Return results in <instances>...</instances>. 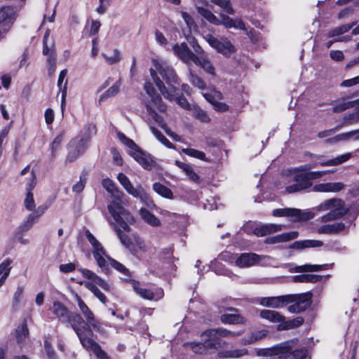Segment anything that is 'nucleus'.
I'll return each instance as SVG.
<instances>
[{
	"label": "nucleus",
	"instance_id": "obj_1",
	"mask_svg": "<svg viewBox=\"0 0 359 359\" xmlns=\"http://www.w3.org/2000/svg\"><path fill=\"white\" fill-rule=\"evenodd\" d=\"M318 220L323 223L333 221L342 217L348 212L345 203L342 199L333 198L320 203L312 210H302L297 208H280L273 211L275 217H289L292 222H303L313 219L316 212H326Z\"/></svg>",
	"mask_w": 359,
	"mask_h": 359
},
{
	"label": "nucleus",
	"instance_id": "obj_2",
	"mask_svg": "<svg viewBox=\"0 0 359 359\" xmlns=\"http://www.w3.org/2000/svg\"><path fill=\"white\" fill-rule=\"evenodd\" d=\"M102 185L113 198L107 205V210L114 220L111 222V226L115 230L121 243L128 246V239L123 232L130 231L129 225L135 222V219L132 214L122 205L124 193L119 190L114 182L109 178L104 179L102 181Z\"/></svg>",
	"mask_w": 359,
	"mask_h": 359
},
{
	"label": "nucleus",
	"instance_id": "obj_3",
	"mask_svg": "<svg viewBox=\"0 0 359 359\" xmlns=\"http://www.w3.org/2000/svg\"><path fill=\"white\" fill-rule=\"evenodd\" d=\"M144 88L148 95V97L144 100L148 114L156 123L165 129L166 133L169 136L172 137L174 140H177V137L178 136L172 133L170 129L165 128L166 125L164 123L163 118L154 110V108H156L160 111H165L166 106L163 104L161 97L156 92L151 83H146Z\"/></svg>",
	"mask_w": 359,
	"mask_h": 359
},
{
	"label": "nucleus",
	"instance_id": "obj_4",
	"mask_svg": "<svg viewBox=\"0 0 359 359\" xmlns=\"http://www.w3.org/2000/svg\"><path fill=\"white\" fill-rule=\"evenodd\" d=\"M118 140L128 149V154L146 170H151L154 161L152 156L142 151L136 143L127 137L123 133L117 134Z\"/></svg>",
	"mask_w": 359,
	"mask_h": 359
},
{
	"label": "nucleus",
	"instance_id": "obj_5",
	"mask_svg": "<svg viewBox=\"0 0 359 359\" xmlns=\"http://www.w3.org/2000/svg\"><path fill=\"white\" fill-rule=\"evenodd\" d=\"M79 271L85 278L90 280V282L86 283V287L102 303L105 304L107 302V299L106 296L98 289L97 286H100L104 291L109 292L111 289V285L101 277L88 269H80Z\"/></svg>",
	"mask_w": 359,
	"mask_h": 359
},
{
	"label": "nucleus",
	"instance_id": "obj_6",
	"mask_svg": "<svg viewBox=\"0 0 359 359\" xmlns=\"http://www.w3.org/2000/svg\"><path fill=\"white\" fill-rule=\"evenodd\" d=\"M85 236L92 246V253L97 266L104 273L108 274L110 272L109 262L111 257L107 255L102 244L90 233L89 230L86 231Z\"/></svg>",
	"mask_w": 359,
	"mask_h": 359
},
{
	"label": "nucleus",
	"instance_id": "obj_7",
	"mask_svg": "<svg viewBox=\"0 0 359 359\" xmlns=\"http://www.w3.org/2000/svg\"><path fill=\"white\" fill-rule=\"evenodd\" d=\"M156 70L170 88L169 92H175L180 85L179 78L174 69L165 63L154 61Z\"/></svg>",
	"mask_w": 359,
	"mask_h": 359
},
{
	"label": "nucleus",
	"instance_id": "obj_8",
	"mask_svg": "<svg viewBox=\"0 0 359 359\" xmlns=\"http://www.w3.org/2000/svg\"><path fill=\"white\" fill-rule=\"evenodd\" d=\"M243 331H231L223 327L210 329L204 332L203 337H207L208 346H214L219 344V337H236L243 334Z\"/></svg>",
	"mask_w": 359,
	"mask_h": 359
},
{
	"label": "nucleus",
	"instance_id": "obj_9",
	"mask_svg": "<svg viewBox=\"0 0 359 359\" xmlns=\"http://www.w3.org/2000/svg\"><path fill=\"white\" fill-rule=\"evenodd\" d=\"M204 39L212 48L226 57H230L236 51L234 46L226 38L219 40L214 36L208 34L204 36Z\"/></svg>",
	"mask_w": 359,
	"mask_h": 359
},
{
	"label": "nucleus",
	"instance_id": "obj_10",
	"mask_svg": "<svg viewBox=\"0 0 359 359\" xmlns=\"http://www.w3.org/2000/svg\"><path fill=\"white\" fill-rule=\"evenodd\" d=\"M172 50L174 55L186 64L188 67L191 66L195 59H197L198 54L194 50L192 51L185 42L175 43L173 45Z\"/></svg>",
	"mask_w": 359,
	"mask_h": 359
},
{
	"label": "nucleus",
	"instance_id": "obj_11",
	"mask_svg": "<svg viewBox=\"0 0 359 359\" xmlns=\"http://www.w3.org/2000/svg\"><path fill=\"white\" fill-rule=\"evenodd\" d=\"M292 298L290 303L293 304L288 306L287 310L290 313H300L305 311L311 304V294L309 292L299 294H289Z\"/></svg>",
	"mask_w": 359,
	"mask_h": 359
},
{
	"label": "nucleus",
	"instance_id": "obj_12",
	"mask_svg": "<svg viewBox=\"0 0 359 359\" xmlns=\"http://www.w3.org/2000/svg\"><path fill=\"white\" fill-rule=\"evenodd\" d=\"M192 48L198 54L197 59L193 62L196 66L201 67L205 72L212 76H215V69L209 57L205 55L202 47L196 42L192 44Z\"/></svg>",
	"mask_w": 359,
	"mask_h": 359
},
{
	"label": "nucleus",
	"instance_id": "obj_13",
	"mask_svg": "<svg viewBox=\"0 0 359 359\" xmlns=\"http://www.w3.org/2000/svg\"><path fill=\"white\" fill-rule=\"evenodd\" d=\"M150 74L151 77L153 78L155 84L156 85L161 93L163 95L165 98L168 99L170 100H175V102L182 107L184 109L189 108V104L187 98H185L183 96L175 97L172 94L173 92H169L168 90H167L163 81L156 76L155 70H154L153 69H150Z\"/></svg>",
	"mask_w": 359,
	"mask_h": 359
},
{
	"label": "nucleus",
	"instance_id": "obj_14",
	"mask_svg": "<svg viewBox=\"0 0 359 359\" xmlns=\"http://www.w3.org/2000/svg\"><path fill=\"white\" fill-rule=\"evenodd\" d=\"M290 350L291 342L287 341L271 348H259L256 351V354L257 356L269 357L276 355H285L289 353Z\"/></svg>",
	"mask_w": 359,
	"mask_h": 359
},
{
	"label": "nucleus",
	"instance_id": "obj_15",
	"mask_svg": "<svg viewBox=\"0 0 359 359\" xmlns=\"http://www.w3.org/2000/svg\"><path fill=\"white\" fill-rule=\"evenodd\" d=\"M74 299L76 302L78 306L80 309V311L86 318V320L89 323L94 330H100L101 329V323L97 320L94 313L92 312V311L89 309V307L86 304V303L82 300L80 296H79L77 294H74Z\"/></svg>",
	"mask_w": 359,
	"mask_h": 359
},
{
	"label": "nucleus",
	"instance_id": "obj_16",
	"mask_svg": "<svg viewBox=\"0 0 359 359\" xmlns=\"http://www.w3.org/2000/svg\"><path fill=\"white\" fill-rule=\"evenodd\" d=\"M88 147L87 139H74L69 147V153L67 156V161L72 162L75 161L81 154H83Z\"/></svg>",
	"mask_w": 359,
	"mask_h": 359
},
{
	"label": "nucleus",
	"instance_id": "obj_17",
	"mask_svg": "<svg viewBox=\"0 0 359 359\" xmlns=\"http://www.w3.org/2000/svg\"><path fill=\"white\" fill-rule=\"evenodd\" d=\"M294 184L286 187V191L288 194L295 193L304 189H306L312 186V182L309 181L306 173H297L294 177Z\"/></svg>",
	"mask_w": 359,
	"mask_h": 359
},
{
	"label": "nucleus",
	"instance_id": "obj_18",
	"mask_svg": "<svg viewBox=\"0 0 359 359\" xmlns=\"http://www.w3.org/2000/svg\"><path fill=\"white\" fill-rule=\"evenodd\" d=\"M208 2L206 0L197 1L195 4L198 13L210 23L219 25V18L217 17L208 8Z\"/></svg>",
	"mask_w": 359,
	"mask_h": 359
},
{
	"label": "nucleus",
	"instance_id": "obj_19",
	"mask_svg": "<svg viewBox=\"0 0 359 359\" xmlns=\"http://www.w3.org/2000/svg\"><path fill=\"white\" fill-rule=\"evenodd\" d=\"M16 11L12 6L0 8V25L10 27L15 20Z\"/></svg>",
	"mask_w": 359,
	"mask_h": 359
},
{
	"label": "nucleus",
	"instance_id": "obj_20",
	"mask_svg": "<svg viewBox=\"0 0 359 359\" xmlns=\"http://www.w3.org/2000/svg\"><path fill=\"white\" fill-rule=\"evenodd\" d=\"M36 184V176L34 172H32V180L30 183L27 187V194L24 201L25 207L29 211L34 210L36 205L34 199L32 190L34 189Z\"/></svg>",
	"mask_w": 359,
	"mask_h": 359
},
{
	"label": "nucleus",
	"instance_id": "obj_21",
	"mask_svg": "<svg viewBox=\"0 0 359 359\" xmlns=\"http://www.w3.org/2000/svg\"><path fill=\"white\" fill-rule=\"evenodd\" d=\"M348 227L343 222L325 224L318 228L317 232L321 234H337L347 231Z\"/></svg>",
	"mask_w": 359,
	"mask_h": 359
},
{
	"label": "nucleus",
	"instance_id": "obj_22",
	"mask_svg": "<svg viewBox=\"0 0 359 359\" xmlns=\"http://www.w3.org/2000/svg\"><path fill=\"white\" fill-rule=\"evenodd\" d=\"M344 187L345 185L342 182H327L316 184L313 190L316 192H338Z\"/></svg>",
	"mask_w": 359,
	"mask_h": 359
},
{
	"label": "nucleus",
	"instance_id": "obj_23",
	"mask_svg": "<svg viewBox=\"0 0 359 359\" xmlns=\"http://www.w3.org/2000/svg\"><path fill=\"white\" fill-rule=\"evenodd\" d=\"M67 74V70L66 69L62 70L60 72L58 80H57V86L59 88V92L61 93V108L63 110L66 97H67V86L68 83V80L66 79Z\"/></svg>",
	"mask_w": 359,
	"mask_h": 359
},
{
	"label": "nucleus",
	"instance_id": "obj_24",
	"mask_svg": "<svg viewBox=\"0 0 359 359\" xmlns=\"http://www.w3.org/2000/svg\"><path fill=\"white\" fill-rule=\"evenodd\" d=\"M50 310L60 322L63 323H67L69 313L63 304L59 302H54Z\"/></svg>",
	"mask_w": 359,
	"mask_h": 359
},
{
	"label": "nucleus",
	"instance_id": "obj_25",
	"mask_svg": "<svg viewBox=\"0 0 359 359\" xmlns=\"http://www.w3.org/2000/svg\"><path fill=\"white\" fill-rule=\"evenodd\" d=\"M135 289L140 297L148 300H158L161 299L164 294L162 289H158L155 292L146 288L135 287Z\"/></svg>",
	"mask_w": 359,
	"mask_h": 359
},
{
	"label": "nucleus",
	"instance_id": "obj_26",
	"mask_svg": "<svg viewBox=\"0 0 359 359\" xmlns=\"http://www.w3.org/2000/svg\"><path fill=\"white\" fill-rule=\"evenodd\" d=\"M255 253H242L236 259V266L241 268L250 267L255 265Z\"/></svg>",
	"mask_w": 359,
	"mask_h": 359
},
{
	"label": "nucleus",
	"instance_id": "obj_27",
	"mask_svg": "<svg viewBox=\"0 0 359 359\" xmlns=\"http://www.w3.org/2000/svg\"><path fill=\"white\" fill-rule=\"evenodd\" d=\"M175 165L186 174V175L191 181L198 184L201 182L199 175L194 171L191 165L181 162L180 161H176Z\"/></svg>",
	"mask_w": 359,
	"mask_h": 359
},
{
	"label": "nucleus",
	"instance_id": "obj_28",
	"mask_svg": "<svg viewBox=\"0 0 359 359\" xmlns=\"http://www.w3.org/2000/svg\"><path fill=\"white\" fill-rule=\"evenodd\" d=\"M282 230V225L274 224H263L255 229L254 233L257 236H265L271 233Z\"/></svg>",
	"mask_w": 359,
	"mask_h": 359
},
{
	"label": "nucleus",
	"instance_id": "obj_29",
	"mask_svg": "<svg viewBox=\"0 0 359 359\" xmlns=\"http://www.w3.org/2000/svg\"><path fill=\"white\" fill-rule=\"evenodd\" d=\"M133 196L135 198H140V201L149 208H156V205L154 203L153 200L147 194V193L142 186H137V191L135 193V194Z\"/></svg>",
	"mask_w": 359,
	"mask_h": 359
},
{
	"label": "nucleus",
	"instance_id": "obj_30",
	"mask_svg": "<svg viewBox=\"0 0 359 359\" xmlns=\"http://www.w3.org/2000/svg\"><path fill=\"white\" fill-rule=\"evenodd\" d=\"M298 236L297 231H291L289 233H284L266 239L267 243L275 244L283 242H287L296 238Z\"/></svg>",
	"mask_w": 359,
	"mask_h": 359
},
{
	"label": "nucleus",
	"instance_id": "obj_31",
	"mask_svg": "<svg viewBox=\"0 0 359 359\" xmlns=\"http://www.w3.org/2000/svg\"><path fill=\"white\" fill-rule=\"evenodd\" d=\"M349 140H359V129L339 134L330 140L331 142H346Z\"/></svg>",
	"mask_w": 359,
	"mask_h": 359
},
{
	"label": "nucleus",
	"instance_id": "obj_32",
	"mask_svg": "<svg viewBox=\"0 0 359 359\" xmlns=\"http://www.w3.org/2000/svg\"><path fill=\"white\" fill-rule=\"evenodd\" d=\"M323 243L317 240L297 241L292 243L291 248L297 250H302L307 248L321 247Z\"/></svg>",
	"mask_w": 359,
	"mask_h": 359
},
{
	"label": "nucleus",
	"instance_id": "obj_33",
	"mask_svg": "<svg viewBox=\"0 0 359 359\" xmlns=\"http://www.w3.org/2000/svg\"><path fill=\"white\" fill-rule=\"evenodd\" d=\"M259 315L261 318L271 323H280L284 320V316L273 310H262Z\"/></svg>",
	"mask_w": 359,
	"mask_h": 359
},
{
	"label": "nucleus",
	"instance_id": "obj_34",
	"mask_svg": "<svg viewBox=\"0 0 359 359\" xmlns=\"http://www.w3.org/2000/svg\"><path fill=\"white\" fill-rule=\"evenodd\" d=\"M328 266V264L318 265L306 264L295 266L294 269L292 271L296 273L319 271L327 269Z\"/></svg>",
	"mask_w": 359,
	"mask_h": 359
},
{
	"label": "nucleus",
	"instance_id": "obj_35",
	"mask_svg": "<svg viewBox=\"0 0 359 359\" xmlns=\"http://www.w3.org/2000/svg\"><path fill=\"white\" fill-rule=\"evenodd\" d=\"M188 79L189 81L200 90L206 88V83L202 78L198 76L192 69L191 67H188Z\"/></svg>",
	"mask_w": 359,
	"mask_h": 359
},
{
	"label": "nucleus",
	"instance_id": "obj_36",
	"mask_svg": "<svg viewBox=\"0 0 359 359\" xmlns=\"http://www.w3.org/2000/svg\"><path fill=\"white\" fill-rule=\"evenodd\" d=\"M25 287L18 285L14 292L11 301V306L14 310L18 309L24 298Z\"/></svg>",
	"mask_w": 359,
	"mask_h": 359
},
{
	"label": "nucleus",
	"instance_id": "obj_37",
	"mask_svg": "<svg viewBox=\"0 0 359 359\" xmlns=\"http://www.w3.org/2000/svg\"><path fill=\"white\" fill-rule=\"evenodd\" d=\"M117 180L126 191L131 196H133L137 191V187H134L128 177L125 174L119 173L117 175Z\"/></svg>",
	"mask_w": 359,
	"mask_h": 359
},
{
	"label": "nucleus",
	"instance_id": "obj_38",
	"mask_svg": "<svg viewBox=\"0 0 359 359\" xmlns=\"http://www.w3.org/2000/svg\"><path fill=\"white\" fill-rule=\"evenodd\" d=\"M220 320L225 324H243L245 323V318L235 313H225L221 316Z\"/></svg>",
	"mask_w": 359,
	"mask_h": 359
},
{
	"label": "nucleus",
	"instance_id": "obj_39",
	"mask_svg": "<svg viewBox=\"0 0 359 359\" xmlns=\"http://www.w3.org/2000/svg\"><path fill=\"white\" fill-rule=\"evenodd\" d=\"M77 336L82 346L88 351H92L93 352L94 350H95V347L100 346L92 339L93 336L83 335L81 332L78 333Z\"/></svg>",
	"mask_w": 359,
	"mask_h": 359
},
{
	"label": "nucleus",
	"instance_id": "obj_40",
	"mask_svg": "<svg viewBox=\"0 0 359 359\" xmlns=\"http://www.w3.org/2000/svg\"><path fill=\"white\" fill-rule=\"evenodd\" d=\"M140 215L141 217L151 226H158L161 224L160 220L145 208H141L140 210Z\"/></svg>",
	"mask_w": 359,
	"mask_h": 359
},
{
	"label": "nucleus",
	"instance_id": "obj_41",
	"mask_svg": "<svg viewBox=\"0 0 359 359\" xmlns=\"http://www.w3.org/2000/svg\"><path fill=\"white\" fill-rule=\"evenodd\" d=\"M249 354L247 348H236L226 350L222 352L221 355L224 358H240Z\"/></svg>",
	"mask_w": 359,
	"mask_h": 359
},
{
	"label": "nucleus",
	"instance_id": "obj_42",
	"mask_svg": "<svg viewBox=\"0 0 359 359\" xmlns=\"http://www.w3.org/2000/svg\"><path fill=\"white\" fill-rule=\"evenodd\" d=\"M292 297L287 295L271 297V308L280 309L290 304Z\"/></svg>",
	"mask_w": 359,
	"mask_h": 359
},
{
	"label": "nucleus",
	"instance_id": "obj_43",
	"mask_svg": "<svg viewBox=\"0 0 359 359\" xmlns=\"http://www.w3.org/2000/svg\"><path fill=\"white\" fill-rule=\"evenodd\" d=\"M85 320L83 319L81 316L76 313H69V320L67 323H70L72 329L77 334L80 333L81 331L79 329V327L84 322Z\"/></svg>",
	"mask_w": 359,
	"mask_h": 359
},
{
	"label": "nucleus",
	"instance_id": "obj_44",
	"mask_svg": "<svg viewBox=\"0 0 359 359\" xmlns=\"http://www.w3.org/2000/svg\"><path fill=\"white\" fill-rule=\"evenodd\" d=\"M321 280V276L315 274H302L297 275L292 277V280L295 283H317Z\"/></svg>",
	"mask_w": 359,
	"mask_h": 359
},
{
	"label": "nucleus",
	"instance_id": "obj_45",
	"mask_svg": "<svg viewBox=\"0 0 359 359\" xmlns=\"http://www.w3.org/2000/svg\"><path fill=\"white\" fill-rule=\"evenodd\" d=\"M356 24H357V22H353L349 24L343 25L341 26L335 27L334 29L330 30L327 33V37L332 38V37H334L336 36H339L344 33H346Z\"/></svg>",
	"mask_w": 359,
	"mask_h": 359
},
{
	"label": "nucleus",
	"instance_id": "obj_46",
	"mask_svg": "<svg viewBox=\"0 0 359 359\" xmlns=\"http://www.w3.org/2000/svg\"><path fill=\"white\" fill-rule=\"evenodd\" d=\"M153 189L154 190L155 192H156L158 194L164 198L168 199L173 198V194L172 191L169 188L159 182H155L153 184Z\"/></svg>",
	"mask_w": 359,
	"mask_h": 359
},
{
	"label": "nucleus",
	"instance_id": "obj_47",
	"mask_svg": "<svg viewBox=\"0 0 359 359\" xmlns=\"http://www.w3.org/2000/svg\"><path fill=\"white\" fill-rule=\"evenodd\" d=\"M29 336V330L27 325L24 321L18 328L16 329V339L18 343L22 344L25 341L26 339Z\"/></svg>",
	"mask_w": 359,
	"mask_h": 359
},
{
	"label": "nucleus",
	"instance_id": "obj_48",
	"mask_svg": "<svg viewBox=\"0 0 359 359\" xmlns=\"http://www.w3.org/2000/svg\"><path fill=\"white\" fill-rule=\"evenodd\" d=\"M36 222L37 221L29 214L27 217L20 223L16 231L23 233L27 232L32 229Z\"/></svg>",
	"mask_w": 359,
	"mask_h": 359
},
{
	"label": "nucleus",
	"instance_id": "obj_49",
	"mask_svg": "<svg viewBox=\"0 0 359 359\" xmlns=\"http://www.w3.org/2000/svg\"><path fill=\"white\" fill-rule=\"evenodd\" d=\"M211 2L219 6L226 14L233 15L235 13L231 0H211Z\"/></svg>",
	"mask_w": 359,
	"mask_h": 359
},
{
	"label": "nucleus",
	"instance_id": "obj_50",
	"mask_svg": "<svg viewBox=\"0 0 359 359\" xmlns=\"http://www.w3.org/2000/svg\"><path fill=\"white\" fill-rule=\"evenodd\" d=\"M121 79H119L116 83L111 86L105 93L101 95L100 97V101L104 100L108 97L115 96L119 91L120 87L121 86Z\"/></svg>",
	"mask_w": 359,
	"mask_h": 359
},
{
	"label": "nucleus",
	"instance_id": "obj_51",
	"mask_svg": "<svg viewBox=\"0 0 359 359\" xmlns=\"http://www.w3.org/2000/svg\"><path fill=\"white\" fill-rule=\"evenodd\" d=\"M182 151L192 158H198L202 161H208V159L205 157V154L202 151L192 148H184L182 149Z\"/></svg>",
	"mask_w": 359,
	"mask_h": 359
},
{
	"label": "nucleus",
	"instance_id": "obj_52",
	"mask_svg": "<svg viewBox=\"0 0 359 359\" xmlns=\"http://www.w3.org/2000/svg\"><path fill=\"white\" fill-rule=\"evenodd\" d=\"M102 55L109 65L116 64L121 60V54L117 49H114L110 55H108L107 53H102Z\"/></svg>",
	"mask_w": 359,
	"mask_h": 359
},
{
	"label": "nucleus",
	"instance_id": "obj_53",
	"mask_svg": "<svg viewBox=\"0 0 359 359\" xmlns=\"http://www.w3.org/2000/svg\"><path fill=\"white\" fill-rule=\"evenodd\" d=\"M150 129L156 139L168 148H173V144L156 128L151 126Z\"/></svg>",
	"mask_w": 359,
	"mask_h": 359
},
{
	"label": "nucleus",
	"instance_id": "obj_54",
	"mask_svg": "<svg viewBox=\"0 0 359 359\" xmlns=\"http://www.w3.org/2000/svg\"><path fill=\"white\" fill-rule=\"evenodd\" d=\"M12 260L10 258H7L0 264V276L1 277L7 278L11 270V264Z\"/></svg>",
	"mask_w": 359,
	"mask_h": 359
},
{
	"label": "nucleus",
	"instance_id": "obj_55",
	"mask_svg": "<svg viewBox=\"0 0 359 359\" xmlns=\"http://www.w3.org/2000/svg\"><path fill=\"white\" fill-rule=\"evenodd\" d=\"M255 257V265H260V266H269L271 265L272 263L274 261V259L269 255H259L256 254Z\"/></svg>",
	"mask_w": 359,
	"mask_h": 359
},
{
	"label": "nucleus",
	"instance_id": "obj_56",
	"mask_svg": "<svg viewBox=\"0 0 359 359\" xmlns=\"http://www.w3.org/2000/svg\"><path fill=\"white\" fill-rule=\"evenodd\" d=\"M219 24L223 25L225 28L230 29L235 26L234 20L224 13L219 14Z\"/></svg>",
	"mask_w": 359,
	"mask_h": 359
},
{
	"label": "nucleus",
	"instance_id": "obj_57",
	"mask_svg": "<svg viewBox=\"0 0 359 359\" xmlns=\"http://www.w3.org/2000/svg\"><path fill=\"white\" fill-rule=\"evenodd\" d=\"M359 121V113L353 112L351 114H346L344 116V121L341 124V126L351 125L354 123H358Z\"/></svg>",
	"mask_w": 359,
	"mask_h": 359
},
{
	"label": "nucleus",
	"instance_id": "obj_58",
	"mask_svg": "<svg viewBox=\"0 0 359 359\" xmlns=\"http://www.w3.org/2000/svg\"><path fill=\"white\" fill-rule=\"evenodd\" d=\"M266 335V332L264 331V330L257 331V332H253L248 337V339L245 340L244 344H253L255 341H259V340L263 339Z\"/></svg>",
	"mask_w": 359,
	"mask_h": 359
},
{
	"label": "nucleus",
	"instance_id": "obj_59",
	"mask_svg": "<svg viewBox=\"0 0 359 359\" xmlns=\"http://www.w3.org/2000/svg\"><path fill=\"white\" fill-rule=\"evenodd\" d=\"M351 153H346L337 156L334 158L330 159V162H329L327 164L332 165V166L337 165L346 162L351 158Z\"/></svg>",
	"mask_w": 359,
	"mask_h": 359
},
{
	"label": "nucleus",
	"instance_id": "obj_60",
	"mask_svg": "<svg viewBox=\"0 0 359 359\" xmlns=\"http://www.w3.org/2000/svg\"><path fill=\"white\" fill-rule=\"evenodd\" d=\"M194 116L195 118L204 123H208L210 121L207 113L198 107L194 108Z\"/></svg>",
	"mask_w": 359,
	"mask_h": 359
},
{
	"label": "nucleus",
	"instance_id": "obj_61",
	"mask_svg": "<svg viewBox=\"0 0 359 359\" xmlns=\"http://www.w3.org/2000/svg\"><path fill=\"white\" fill-rule=\"evenodd\" d=\"M111 266L120 273H121L123 275L128 276L129 273V271L128 269L123 265L121 263L118 262V261L114 259L113 258L111 259V260L109 262V266Z\"/></svg>",
	"mask_w": 359,
	"mask_h": 359
},
{
	"label": "nucleus",
	"instance_id": "obj_62",
	"mask_svg": "<svg viewBox=\"0 0 359 359\" xmlns=\"http://www.w3.org/2000/svg\"><path fill=\"white\" fill-rule=\"evenodd\" d=\"M64 135H65V133L61 132L53 140V141L51 144V151H52L53 157H55L56 151L63 140Z\"/></svg>",
	"mask_w": 359,
	"mask_h": 359
},
{
	"label": "nucleus",
	"instance_id": "obj_63",
	"mask_svg": "<svg viewBox=\"0 0 359 359\" xmlns=\"http://www.w3.org/2000/svg\"><path fill=\"white\" fill-rule=\"evenodd\" d=\"M86 184V175H81L79 178V181L77 182L72 187V191L73 192H75L76 194L81 193Z\"/></svg>",
	"mask_w": 359,
	"mask_h": 359
},
{
	"label": "nucleus",
	"instance_id": "obj_64",
	"mask_svg": "<svg viewBox=\"0 0 359 359\" xmlns=\"http://www.w3.org/2000/svg\"><path fill=\"white\" fill-rule=\"evenodd\" d=\"M353 107L352 102H339L333 107L332 111L335 113L341 112L347 109Z\"/></svg>",
	"mask_w": 359,
	"mask_h": 359
}]
</instances>
